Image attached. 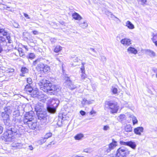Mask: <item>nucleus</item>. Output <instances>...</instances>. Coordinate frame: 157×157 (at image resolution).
<instances>
[{
	"label": "nucleus",
	"mask_w": 157,
	"mask_h": 157,
	"mask_svg": "<svg viewBox=\"0 0 157 157\" xmlns=\"http://www.w3.org/2000/svg\"><path fill=\"white\" fill-rule=\"evenodd\" d=\"M12 112V110L9 107H6L4 109V112L2 113V116L3 120H5L9 118V114Z\"/></svg>",
	"instance_id": "nucleus-6"
},
{
	"label": "nucleus",
	"mask_w": 157,
	"mask_h": 157,
	"mask_svg": "<svg viewBox=\"0 0 157 157\" xmlns=\"http://www.w3.org/2000/svg\"><path fill=\"white\" fill-rule=\"evenodd\" d=\"M152 70L154 73H157V69L156 68L153 67L152 68Z\"/></svg>",
	"instance_id": "nucleus-59"
},
{
	"label": "nucleus",
	"mask_w": 157,
	"mask_h": 157,
	"mask_svg": "<svg viewBox=\"0 0 157 157\" xmlns=\"http://www.w3.org/2000/svg\"><path fill=\"white\" fill-rule=\"evenodd\" d=\"M81 70L82 71V73H85V68L84 66H83L81 68Z\"/></svg>",
	"instance_id": "nucleus-58"
},
{
	"label": "nucleus",
	"mask_w": 157,
	"mask_h": 157,
	"mask_svg": "<svg viewBox=\"0 0 157 157\" xmlns=\"http://www.w3.org/2000/svg\"><path fill=\"white\" fill-rule=\"evenodd\" d=\"M120 144L121 145L127 146L128 143V142H125L124 141L122 140V141H121L120 142Z\"/></svg>",
	"instance_id": "nucleus-49"
},
{
	"label": "nucleus",
	"mask_w": 157,
	"mask_h": 157,
	"mask_svg": "<svg viewBox=\"0 0 157 157\" xmlns=\"http://www.w3.org/2000/svg\"><path fill=\"white\" fill-rule=\"evenodd\" d=\"M96 112L94 111V110L93 109L90 112V114L91 115H92L94 114H96Z\"/></svg>",
	"instance_id": "nucleus-56"
},
{
	"label": "nucleus",
	"mask_w": 157,
	"mask_h": 157,
	"mask_svg": "<svg viewBox=\"0 0 157 157\" xmlns=\"http://www.w3.org/2000/svg\"><path fill=\"white\" fill-rule=\"evenodd\" d=\"M79 26L83 29H85L88 26V23L86 21L84 20L81 19L78 21L77 22Z\"/></svg>",
	"instance_id": "nucleus-9"
},
{
	"label": "nucleus",
	"mask_w": 157,
	"mask_h": 157,
	"mask_svg": "<svg viewBox=\"0 0 157 157\" xmlns=\"http://www.w3.org/2000/svg\"><path fill=\"white\" fill-rule=\"evenodd\" d=\"M124 129L127 132H131L132 130V127L131 125L128 124L125 126Z\"/></svg>",
	"instance_id": "nucleus-28"
},
{
	"label": "nucleus",
	"mask_w": 157,
	"mask_h": 157,
	"mask_svg": "<svg viewBox=\"0 0 157 157\" xmlns=\"http://www.w3.org/2000/svg\"><path fill=\"white\" fill-rule=\"evenodd\" d=\"M8 32L3 26H0V34L3 36H7Z\"/></svg>",
	"instance_id": "nucleus-13"
},
{
	"label": "nucleus",
	"mask_w": 157,
	"mask_h": 157,
	"mask_svg": "<svg viewBox=\"0 0 157 157\" xmlns=\"http://www.w3.org/2000/svg\"><path fill=\"white\" fill-rule=\"evenodd\" d=\"M105 104L111 109L110 112L112 113H117L118 108L116 102H113L112 101H106Z\"/></svg>",
	"instance_id": "nucleus-4"
},
{
	"label": "nucleus",
	"mask_w": 157,
	"mask_h": 157,
	"mask_svg": "<svg viewBox=\"0 0 157 157\" xmlns=\"http://www.w3.org/2000/svg\"><path fill=\"white\" fill-rule=\"evenodd\" d=\"M14 26L16 28H19L20 26L18 24H17L16 23H14Z\"/></svg>",
	"instance_id": "nucleus-62"
},
{
	"label": "nucleus",
	"mask_w": 157,
	"mask_h": 157,
	"mask_svg": "<svg viewBox=\"0 0 157 157\" xmlns=\"http://www.w3.org/2000/svg\"><path fill=\"white\" fill-rule=\"evenodd\" d=\"M35 56L33 53H30L26 56L27 58L29 59H32L35 58Z\"/></svg>",
	"instance_id": "nucleus-39"
},
{
	"label": "nucleus",
	"mask_w": 157,
	"mask_h": 157,
	"mask_svg": "<svg viewBox=\"0 0 157 157\" xmlns=\"http://www.w3.org/2000/svg\"><path fill=\"white\" fill-rule=\"evenodd\" d=\"M86 99L84 98L83 99L82 101V104L83 106H84L85 105H86Z\"/></svg>",
	"instance_id": "nucleus-51"
},
{
	"label": "nucleus",
	"mask_w": 157,
	"mask_h": 157,
	"mask_svg": "<svg viewBox=\"0 0 157 157\" xmlns=\"http://www.w3.org/2000/svg\"><path fill=\"white\" fill-rule=\"evenodd\" d=\"M144 128L142 127H138L134 129V132L135 134L140 135L141 133L143 131Z\"/></svg>",
	"instance_id": "nucleus-18"
},
{
	"label": "nucleus",
	"mask_w": 157,
	"mask_h": 157,
	"mask_svg": "<svg viewBox=\"0 0 157 157\" xmlns=\"http://www.w3.org/2000/svg\"><path fill=\"white\" fill-rule=\"evenodd\" d=\"M33 90V88L29 84H27L25 86V90L28 94H30L31 93Z\"/></svg>",
	"instance_id": "nucleus-17"
},
{
	"label": "nucleus",
	"mask_w": 157,
	"mask_h": 157,
	"mask_svg": "<svg viewBox=\"0 0 157 157\" xmlns=\"http://www.w3.org/2000/svg\"><path fill=\"white\" fill-rule=\"evenodd\" d=\"M18 51L21 56H22L24 55V53L23 52L22 48H19L18 49Z\"/></svg>",
	"instance_id": "nucleus-45"
},
{
	"label": "nucleus",
	"mask_w": 157,
	"mask_h": 157,
	"mask_svg": "<svg viewBox=\"0 0 157 157\" xmlns=\"http://www.w3.org/2000/svg\"><path fill=\"white\" fill-rule=\"evenodd\" d=\"M46 140L44 137V138H42L40 140L38 141V143L40 144H42L45 143Z\"/></svg>",
	"instance_id": "nucleus-43"
},
{
	"label": "nucleus",
	"mask_w": 157,
	"mask_h": 157,
	"mask_svg": "<svg viewBox=\"0 0 157 157\" xmlns=\"http://www.w3.org/2000/svg\"><path fill=\"white\" fill-rule=\"evenodd\" d=\"M110 127L109 125H107L103 126V129L104 130L106 131L110 129Z\"/></svg>",
	"instance_id": "nucleus-48"
},
{
	"label": "nucleus",
	"mask_w": 157,
	"mask_h": 157,
	"mask_svg": "<svg viewBox=\"0 0 157 157\" xmlns=\"http://www.w3.org/2000/svg\"><path fill=\"white\" fill-rule=\"evenodd\" d=\"M43 60V59L42 58H39L37 59L36 60L34 61L33 63V66H36L37 65V66H38V64L41 62V61Z\"/></svg>",
	"instance_id": "nucleus-34"
},
{
	"label": "nucleus",
	"mask_w": 157,
	"mask_h": 157,
	"mask_svg": "<svg viewBox=\"0 0 157 157\" xmlns=\"http://www.w3.org/2000/svg\"><path fill=\"white\" fill-rule=\"evenodd\" d=\"M127 51L129 53H133L134 54H136L137 53V50L132 47H129L127 49Z\"/></svg>",
	"instance_id": "nucleus-20"
},
{
	"label": "nucleus",
	"mask_w": 157,
	"mask_h": 157,
	"mask_svg": "<svg viewBox=\"0 0 157 157\" xmlns=\"http://www.w3.org/2000/svg\"><path fill=\"white\" fill-rule=\"evenodd\" d=\"M103 150L105 151V153H107L110 151V149L108 145L104 147H103Z\"/></svg>",
	"instance_id": "nucleus-38"
},
{
	"label": "nucleus",
	"mask_w": 157,
	"mask_h": 157,
	"mask_svg": "<svg viewBox=\"0 0 157 157\" xmlns=\"http://www.w3.org/2000/svg\"><path fill=\"white\" fill-rule=\"evenodd\" d=\"M45 65L43 63H41V62L38 64V66L36 67V68L38 69H39L40 71L42 70L44 67Z\"/></svg>",
	"instance_id": "nucleus-36"
},
{
	"label": "nucleus",
	"mask_w": 157,
	"mask_h": 157,
	"mask_svg": "<svg viewBox=\"0 0 157 157\" xmlns=\"http://www.w3.org/2000/svg\"><path fill=\"white\" fill-rule=\"evenodd\" d=\"M6 41L5 38L3 37L0 36V43L4 42Z\"/></svg>",
	"instance_id": "nucleus-54"
},
{
	"label": "nucleus",
	"mask_w": 157,
	"mask_h": 157,
	"mask_svg": "<svg viewBox=\"0 0 157 157\" xmlns=\"http://www.w3.org/2000/svg\"><path fill=\"white\" fill-rule=\"evenodd\" d=\"M112 142L109 144L108 146L110 148V151L114 149L117 145V142L115 141L114 139H112Z\"/></svg>",
	"instance_id": "nucleus-16"
},
{
	"label": "nucleus",
	"mask_w": 157,
	"mask_h": 157,
	"mask_svg": "<svg viewBox=\"0 0 157 157\" xmlns=\"http://www.w3.org/2000/svg\"><path fill=\"white\" fill-rule=\"evenodd\" d=\"M64 79L65 82H64L65 86L68 84H71V81L70 80L69 77L67 75L65 76Z\"/></svg>",
	"instance_id": "nucleus-27"
},
{
	"label": "nucleus",
	"mask_w": 157,
	"mask_h": 157,
	"mask_svg": "<svg viewBox=\"0 0 157 157\" xmlns=\"http://www.w3.org/2000/svg\"><path fill=\"white\" fill-rule=\"evenodd\" d=\"M13 117L14 119H13V121L15 122V123H17L19 121V120L18 118H16V117H17L19 116V113L18 111H15L13 113Z\"/></svg>",
	"instance_id": "nucleus-14"
},
{
	"label": "nucleus",
	"mask_w": 157,
	"mask_h": 157,
	"mask_svg": "<svg viewBox=\"0 0 157 157\" xmlns=\"http://www.w3.org/2000/svg\"><path fill=\"white\" fill-rule=\"evenodd\" d=\"M121 43L124 46H129L131 44V40L129 39L124 38L121 41Z\"/></svg>",
	"instance_id": "nucleus-12"
},
{
	"label": "nucleus",
	"mask_w": 157,
	"mask_h": 157,
	"mask_svg": "<svg viewBox=\"0 0 157 157\" xmlns=\"http://www.w3.org/2000/svg\"><path fill=\"white\" fill-rule=\"evenodd\" d=\"M3 129V127L1 125V124H0V134L2 133Z\"/></svg>",
	"instance_id": "nucleus-57"
},
{
	"label": "nucleus",
	"mask_w": 157,
	"mask_h": 157,
	"mask_svg": "<svg viewBox=\"0 0 157 157\" xmlns=\"http://www.w3.org/2000/svg\"><path fill=\"white\" fill-rule=\"evenodd\" d=\"M7 129L9 131H10L11 132V133L12 134L13 136L16 135L18 132V130L17 128L14 126L9 127L8 128H7Z\"/></svg>",
	"instance_id": "nucleus-11"
},
{
	"label": "nucleus",
	"mask_w": 157,
	"mask_h": 157,
	"mask_svg": "<svg viewBox=\"0 0 157 157\" xmlns=\"http://www.w3.org/2000/svg\"><path fill=\"white\" fill-rule=\"evenodd\" d=\"M3 121L5 124L7 128H8L10 126V125L11 124V122L9 118L6 120H4Z\"/></svg>",
	"instance_id": "nucleus-32"
},
{
	"label": "nucleus",
	"mask_w": 157,
	"mask_h": 157,
	"mask_svg": "<svg viewBox=\"0 0 157 157\" xmlns=\"http://www.w3.org/2000/svg\"><path fill=\"white\" fill-rule=\"evenodd\" d=\"M40 104H41L39 103L37 104L35 107V110L37 112H40L42 110V107L40 105Z\"/></svg>",
	"instance_id": "nucleus-30"
},
{
	"label": "nucleus",
	"mask_w": 157,
	"mask_h": 157,
	"mask_svg": "<svg viewBox=\"0 0 157 157\" xmlns=\"http://www.w3.org/2000/svg\"><path fill=\"white\" fill-rule=\"evenodd\" d=\"M46 96L44 95L43 94H40L38 95L37 97L38 99L40 101L44 100V99H45L46 98Z\"/></svg>",
	"instance_id": "nucleus-37"
},
{
	"label": "nucleus",
	"mask_w": 157,
	"mask_h": 157,
	"mask_svg": "<svg viewBox=\"0 0 157 157\" xmlns=\"http://www.w3.org/2000/svg\"><path fill=\"white\" fill-rule=\"evenodd\" d=\"M126 26L130 29H133L134 28V26L133 24L130 21H128L126 22Z\"/></svg>",
	"instance_id": "nucleus-25"
},
{
	"label": "nucleus",
	"mask_w": 157,
	"mask_h": 157,
	"mask_svg": "<svg viewBox=\"0 0 157 157\" xmlns=\"http://www.w3.org/2000/svg\"><path fill=\"white\" fill-rule=\"evenodd\" d=\"M80 112L82 116H84L86 114L85 112L82 110H81Z\"/></svg>",
	"instance_id": "nucleus-60"
},
{
	"label": "nucleus",
	"mask_w": 157,
	"mask_h": 157,
	"mask_svg": "<svg viewBox=\"0 0 157 157\" xmlns=\"http://www.w3.org/2000/svg\"><path fill=\"white\" fill-rule=\"evenodd\" d=\"M152 40L153 41V40H154V41H157L156 40H157V33L155 34H153V37L152 38Z\"/></svg>",
	"instance_id": "nucleus-50"
},
{
	"label": "nucleus",
	"mask_w": 157,
	"mask_h": 157,
	"mask_svg": "<svg viewBox=\"0 0 157 157\" xmlns=\"http://www.w3.org/2000/svg\"><path fill=\"white\" fill-rule=\"evenodd\" d=\"M33 113L32 111L26 113L23 120V122L25 124H26L29 121H32L33 119Z\"/></svg>",
	"instance_id": "nucleus-7"
},
{
	"label": "nucleus",
	"mask_w": 157,
	"mask_h": 157,
	"mask_svg": "<svg viewBox=\"0 0 157 157\" xmlns=\"http://www.w3.org/2000/svg\"><path fill=\"white\" fill-rule=\"evenodd\" d=\"M27 83H29V84H30L32 83V80L30 78H27Z\"/></svg>",
	"instance_id": "nucleus-55"
},
{
	"label": "nucleus",
	"mask_w": 157,
	"mask_h": 157,
	"mask_svg": "<svg viewBox=\"0 0 157 157\" xmlns=\"http://www.w3.org/2000/svg\"><path fill=\"white\" fill-rule=\"evenodd\" d=\"M38 84L41 90L45 92H48L51 95L54 94L55 91L58 92L60 89V87L52 85L48 80L45 79L40 80Z\"/></svg>",
	"instance_id": "nucleus-1"
},
{
	"label": "nucleus",
	"mask_w": 157,
	"mask_h": 157,
	"mask_svg": "<svg viewBox=\"0 0 157 157\" xmlns=\"http://www.w3.org/2000/svg\"><path fill=\"white\" fill-rule=\"evenodd\" d=\"M128 146H129L133 149H135L136 147V145L134 142L131 141H128Z\"/></svg>",
	"instance_id": "nucleus-26"
},
{
	"label": "nucleus",
	"mask_w": 157,
	"mask_h": 157,
	"mask_svg": "<svg viewBox=\"0 0 157 157\" xmlns=\"http://www.w3.org/2000/svg\"><path fill=\"white\" fill-rule=\"evenodd\" d=\"M146 53L151 57H155L156 56L155 53L150 50L147 49L146 50Z\"/></svg>",
	"instance_id": "nucleus-23"
},
{
	"label": "nucleus",
	"mask_w": 157,
	"mask_h": 157,
	"mask_svg": "<svg viewBox=\"0 0 157 157\" xmlns=\"http://www.w3.org/2000/svg\"><path fill=\"white\" fill-rule=\"evenodd\" d=\"M7 129V130L4 132L3 135V137L6 141H12L13 140L14 137L11 134V132L9 131Z\"/></svg>",
	"instance_id": "nucleus-5"
},
{
	"label": "nucleus",
	"mask_w": 157,
	"mask_h": 157,
	"mask_svg": "<svg viewBox=\"0 0 157 157\" xmlns=\"http://www.w3.org/2000/svg\"><path fill=\"white\" fill-rule=\"evenodd\" d=\"M94 100H86V105H90L92 104H93L94 102Z\"/></svg>",
	"instance_id": "nucleus-52"
},
{
	"label": "nucleus",
	"mask_w": 157,
	"mask_h": 157,
	"mask_svg": "<svg viewBox=\"0 0 157 157\" xmlns=\"http://www.w3.org/2000/svg\"><path fill=\"white\" fill-rule=\"evenodd\" d=\"M72 16L73 18L78 21L82 19V17L79 14L76 12L72 14Z\"/></svg>",
	"instance_id": "nucleus-22"
},
{
	"label": "nucleus",
	"mask_w": 157,
	"mask_h": 157,
	"mask_svg": "<svg viewBox=\"0 0 157 157\" xmlns=\"http://www.w3.org/2000/svg\"><path fill=\"white\" fill-rule=\"evenodd\" d=\"M65 86H66L67 87L69 88L71 90L75 89L76 87L75 85H74V84L72 83V82H71V84H68Z\"/></svg>",
	"instance_id": "nucleus-24"
},
{
	"label": "nucleus",
	"mask_w": 157,
	"mask_h": 157,
	"mask_svg": "<svg viewBox=\"0 0 157 157\" xmlns=\"http://www.w3.org/2000/svg\"><path fill=\"white\" fill-rule=\"evenodd\" d=\"M52 133L50 132H49L48 133H46V134L44 136V137L46 139H47L51 137L52 136Z\"/></svg>",
	"instance_id": "nucleus-46"
},
{
	"label": "nucleus",
	"mask_w": 157,
	"mask_h": 157,
	"mask_svg": "<svg viewBox=\"0 0 157 157\" xmlns=\"http://www.w3.org/2000/svg\"><path fill=\"white\" fill-rule=\"evenodd\" d=\"M62 50V47L59 46H57L54 49V52L57 53Z\"/></svg>",
	"instance_id": "nucleus-41"
},
{
	"label": "nucleus",
	"mask_w": 157,
	"mask_h": 157,
	"mask_svg": "<svg viewBox=\"0 0 157 157\" xmlns=\"http://www.w3.org/2000/svg\"><path fill=\"white\" fill-rule=\"evenodd\" d=\"M138 2H141V4L144 5L147 2V0H137Z\"/></svg>",
	"instance_id": "nucleus-53"
},
{
	"label": "nucleus",
	"mask_w": 157,
	"mask_h": 157,
	"mask_svg": "<svg viewBox=\"0 0 157 157\" xmlns=\"http://www.w3.org/2000/svg\"><path fill=\"white\" fill-rule=\"evenodd\" d=\"M89 79L87 77V75L85 73H82L81 75V80L82 81L87 82L88 81Z\"/></svg>",
	"instance_id": "nucleus-19"
},
{
	"label": "nucleus",
	"mask_w": 157,
	"mask_h": 157,
	"mask_svg": "<svg viewBox=\"0 0 157 157\" xmlns=\"http://www.w3.org/2000/svg\"><path fill=\"white\" fill-rule=\"evenodd\" d=\"M84 135L82 133H80L76 135L75 136V138L76 140H80L83 137Z\"/></svg>",
	"instance_id": "nucleus-31"
},
{
	"label": "nucleus",
	"mask_w": 157,
	"mask_h": 157,
	"mask_svg": "<svg viewBox=\"0 0 157 157\" xmlns=\"http://www.w3.org/2000/svg\"><path fill=\"white\" fill-rule=\"evenodd\" d=\"M30 129L32 130H35L37 127V122H32V121H29L27 123Z\"/></svg>",
	"instance_id": "nucleus-10"
},
{
	"label": "nucleus",
	"mask_w": 157,
	"mask_h": 157,
	"mask_svg": "<svg viewBox=\"0 0 157 157\" xmlns=\"http://www.w3.org/2000/svg\"><path fill=\"white\" fill-rule=\"evenodd\" d=\"M91 149L90 148H87L86 149H84L83 150V152L87 153H91Z\"/></svg>",
	"instance_id": "nucleus-47"
},
{
	"label": "nucleus",
	"mask_w": 157,
	"mask_h": 157,
	"mask_svg": "<svg viewBox=\"0 0 157 157\" xmlns=\"http://www.w3.org/2000/svg\"><path fill=\"white\" fill-rule=\"evenodd\" d=\"M111 91L112 92V94L116 95L118 94V90L117 88L114 86H112L111 89Z\"/></svg>",
	"instance_id": "nucleus-21"
},
{
	"label": "nucleus",
	"mask_w": 157,
	"mask_h": 157,
	"mask_svg": "<svg viewBox=\"0 0 157 157\" xmlns=\"http://www.w3.org/2000/svg\"><path fill=\"white\" fill-rule=\"evenodd\" d=\"M11 146L12 147H15L17 149H21L22 147L23 144L21 143L14 142L12 144Z\"/></svg>",
	"instance_id": "nucleus-15"
},
{
	"label": "nucleus",
	"mask_w": 157,
	"mask_h": 157,
	"mask_svg": "<svg viewBox=\"0 0 157 157\" xmlns=\"http://www.w3.org/2000/svg\"><path fill=\"white\" fill-rule=\"evenodd\" d=\"M33 33L34 35H37L38 34V32L36 30L33 31Z\"/></svg>",
	"instance_id": "nucleus-63"
},
{
	"label": "nucleus",
	"mask_w": 157,
	"mask_h": 157,
	"mask_svg": "<svg viewBox=\"0 0 157 157\" xmlns=\"http://www.w3.org/2000/svg\"><path fill=\"white\" fill-rule=\"evenodd\" d=\"M130 118H132L133 122V125H134L137 124L138 122V121L136 119V117L134 116L133 115H131L129 116Z\"/></svg>",
	"instance_id": "nucleus-29"
},
{
	"label": "nucleus",
	"mask_w": 157,
	"mask_h": 157,
	"mask_svg": "<svg viewBox=\"0 0 157 157\" xmlns=\"http://www.w3.org/2000/svg\"><path fill=\"white\" fill-rule=\"evenodd\" d=\"M3 8L4 9H6L7 10H9V11H13L14 8L12 7H8L7 6L5 5L3 7Z\"/></svg>",
	"instance_id": "nucleus-44"
},
{
	"label": "nucleus",
	"mask_w": 157,
	"mask_h": 157,
	"mask_svg": "<svg viewBox=\"0 0 157 157\" xmlns=\"http://www.w3.org/2000/svg\"><path fill=\"white\" fill-rule=\"evenodd\" d=\"M129 153L130 151L126 147H121L117 149L116 157H126Z\"/></svg>",
	"instance_id": "nucleus-3"
},
{
	"label": "nucleus",
	"mask_w": 157,
	"mask_h": 157,
	"mask_svg": "<svg viewBox=\"0 0 157 157\" xmlns=\"http://www.w3.org/2000/svg\"><path fill=\"white\" fill-rule=\"evenodd\" d=\"M50 69V67L46 65H45L44 67L42 70L44 72L46 73L49 71Z\"/></svg>",
	"instance_id": "nucleus-40"
},
{
	"label": "nucleus",
	"mask_w": 157,
	"mask_h": 157,
	"mask_svg": "<svg viewBox=\"0 0 157 157\" xmlns=\"http://www.w3.org/2000/svg\"><path fill=\"white\" fill-rule=\"evenodd\" d=\"M24 16L27 19H30V18L29 17V15L26 13H24Z\"/></svg>",
	"instance_id": "nucleus-61"
},
{
	"label": "nucleus",
	"mask_w": 157,
	"mask_h": 157,
	"mask_svg": "<svg viewBox=\"0 0 157 157\" xmlns=\"http://www.w3.org/2000/svg\"><path fill=\"white\" fill-rule=\"evenodd\" d=\"M37 113L39 119L40 120L44 122H47L48 117L46 113L40 112L39 113Z\"/></svg>",
	"instance_id": "nucleus-8"
},
{
	"label": "nucleus",
	"mask_w": 157,
	"mask_h": 157,
	"mask_svg": "<svg viewBox=\"0 0 157 157\" xmlns=\"http://www.w3.org/2000/svg\"><path fill=\"white\" fill-rule=\"evenodd\" d=\"M21 71L22 74H25L29 72V70L25 67H23L21 68Z\"/></svg>",
	"instance_id": "nucleus-42"
},
{
	"label": "nucleus",
	"mask_w": 157,
	"mask_h": 157,
	"mask_svg": "<svg viewBox=\"0 0 157 157\" xmlns=\"http://www.w3.org/2000/svg\"><path fill=\"white\" fill-rule=\"evenodd\" d=\"M125 115L122 114H121L117 118V119L120 122L123 121L125 118Z\"/></svg>",
	"instance_id": "nucleus-35"
},
{
	"label": "nucleus",
	"mask_w": 157,
	"mask_h": 157,
	"mask_svg": "<svg viewBox=\"0 0 157 157\" xmlns=\"http://www.w3.org/2000/svg\"><path fill=\"white\" fill-rule=\"evenodd\" d=\"M48 103L47 107L48 111L52 113H55L56 111V108L59 103V101L57 99L50 98L48 100Z\"/></svg>",
	"instance_id": "nucleus-2"
},
{
	"label": "nucleus",
	"mask_w": 157,
	"mask_h": 157,
	"mask_svg": "<svg viewBox=\"0 0 157 157\" xmlns=\"http://www.w3.org/2000/svg\"><path fill=\"white\" fill-rule=\"evenodd\" d=\"M72 157H80V156L75 154L72 155Z\"/></svg>",
	"instance_id": "nucleus-64"
},
{
	"label": "nucleus",
	"mask_w": 157,
	"mask_h": 157,
	"mask_svg": "<svg viewBox=\"0 0 157 157\" xmlns=\"http://www.w3.org/2000/svg\"><path fill=\"white\" fill-rule=\"evenodd\" d=\"M39 92L36 90H33L32 91V94H31V96L33 98H35L38 97V96Z\"/></svg>",
	"instance_id": "nucleus-33"
}]
</instances>
